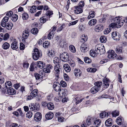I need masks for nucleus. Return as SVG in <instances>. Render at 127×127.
Here are the masks:
<instances>
[{
    "instance_id": "obj_10",
    "label": "nucleus",
    "mask_w": 127,
    "mask_h": 127,
    "mask_svg": "<svg viewBox=\"0 0 127 127\" xmlns=\"http://www.w3.org/2000/svg\"><path fill=\"white\" fill-rule=\"evenodd\" d=\"M42 118V115L39 112L36 113L34 115V119L36 122L40 121Z\"/></svg>"
},
{
    "instance_id": "obj_20",
    "label": "nucleus",
    "mask_w": 127,
    "mask_h": 127,
    "mask_svg": "<svg viewBox=\"0 0 127 127\" xmlns=\"http://www.w3.org/2000/svg\"><path fill=\"white\" fill-rule=\"evenodd\" d=\"M113 121L111 118H109L105 122V124L107 126L110 127L112 126Z\"/></svg>"
},
{
    "instance_id": "obj_11",
    "label": "nucleus",
    "mask_w": 127,
    "mask_h": 127,
    "mask_svg": "<svg viewBox=\"0 0 127 127\" xmlns=\"http://www.w3.org/2000/svg\"><path fill=\"white\" fill-rule=\"evenodd\" d=\"M53 67L50 64L47 65L45 68L43 69V71L46 73H49L50 72L51 70L52 69Z\"/></svg>"
},
{
    "instance_id": "obj_60",
    "label": "nucleus",
    "mask_w": 127,
    "mask_h": 127,
    "mask_svg": "<svg viewBox=\"0 0 127 127\" xmlns=\"http://www.w3.org/2000/svg\"><path fill=\"white\" fill-rule=\"evenodd\" d=\"M60 84L63 87H65L67 86V84L66 82L63 81H61Z\"/></svg>"
},
{
    "instance_id": "obj_24",
    "label": "nucleus",
    "mask_w": 127,
    "mask_h": 127,
    "mask_svg": "<svg viewBox=\"0 0 127 127\" xmlns=\"http://www.w3.org/2000/svg\"><path fill=\"white\" fill-rule=\"evenodd\" d=\"M103 29V27L100 25L96 26L95 28V30L96 32H99L102 31Z\"/></svg>"
},
{
    "instance_id": "obj_56",
    "label": "nucleus",
    "mask_w": 127,
    "mask_h": 127,
    "mask_svg": "<svg viewBox=\"0 0 127 127\" xmlns=\"http://www.w3.org/2000/svg\"><path fill=\"white\" fill-rule=\"evenodd\" d=\"M111 31V29L110 28H107L105 29L104 31V33L105 34H107L110 32Z\"/></svg>"
},
{
    "instance_id": "obj_9",
    "label": "nucleus",
    "mask_w": 127,
    "mask_h": 127,
    "mask_svg": "<svg viewBox=\"0 0 127 127\" xmlns=\"http://www.w3.org/2000/svg\"><path fill=\"white\" fill-rule=\"evenodd\" d=\"M111 35L112 38L114 40L116 41L120 40V35L118 33H117L116 31L113 32L112 33Z\"/></svg>"
},
{
    "instance_id": "obj_62",
    "label": "nucleus",
    "mask_w": 127,
    "mask_h": 127,
    "mask_svg": "<svg viewBox=\"0 0 127 127\" xmlns=\"http://www.w3.org/2000/svg\"><path fill=\"white\" fill-rule=\"evenodd\" d=\"M34 76L36 79L37 80H39L40 78L41 75L37 73H35Z\"/></svg>"
},
{
    "instance_id": "obj_31",
    "label": "nucleus",
    "mask_w": 127,
    "mask_h": 127,
    "mask_svg": "<svg viewBox=\"0 0 127 127\" xmlns=\"http://www.w3.org/2000/svg\"><path fill=\"white\" fill-rule=\"evenodd\" d=\"M69 49L70 51L73 53H75L76 52V49L75 47L72 45L69 46Z\"/></svg>"
},
{
    "instance_id": "obj_22",
    "label": "nucleus",
    "mask_w": 127,
    "mask_h": 127,
    "mask_svg": "<svg viewBox=\"0 0 127 127\" xmlns=\"http://www.w3.org/2000/svg\"><path fill=\"white\" fill-rule=\"evenodd\" d=\"M9 88V89L7 90V93L9 94L12 95L16 93V91L14 89L10 88Z\"/></svg>"
},
{
    "instance_id": "obj_17",
    "label": "nucleus",
    "mask_w": 127,
    "mask_h": 127,
    "mask_svg": "<svg viewBox=\"0 0 127 127\" xmlns=\"http://www.w3.org/2000/svg\"><path fill=\"white\" fill-rule=\"evenodd\" d=\"M54 116L53 113L51 112H48L45 115V118L47 120L52 119Z\"/></svg>"
},
{
    "instance_id": "obj_14",
    "label": "nucleus",
    "mask_w": 127,
    "mask_h": 127,
    "mask_svg": "<svg viewBox=\"0 0 127 127\" xmlns=\"http://www.w3.org/2000/svg\"><path fill=\"white\" fill-rule=\"evenodd\" d=\"M74 73L75 77L78 78L81 76L82 73V72L79 69H74Z\"/></svg>"
},
{
    "instance_id": "obj_40",
    "label": "nucleus",
    "mask_w": 127,
    "mask_h": 127,
    "mask_svg": "<svg viewBox=\"0 0 127 127\" xmlns=\"http://www.w3.org/2000/svg\"><path fill=\"white\" fill-rule=\"evenodd\" d=\"M12 86V84L10 81H7L5 84V86L6 88H8L9 87Z\"/></svg>"
},
{
    "instance_id": "obj_61",
    "label": "nucleus",
    "mask_w": 127,
    "mask_h": 127,
    "mask_svg": "<svg viewBox=\"0 0 127 127\" xmlns=\"http://www.w3.org/2000/svg\"><path fill=\"white\" fill-rule=\"evenodd\" d=\"M32 112H31L29 111L26 114L27 117L30 118L32 117Z\"/></svg>"
},
{
    "instance_id": "obj_45",
    "label": "nucleus",
    "mask_w": 127,
    "mask_h": 127,
    "mask_svg": "<svg viewBox=\"0 0 127 127\" xmlns=\"http://www.w3.org/2000/svg\"><path fill=\"white\" fill-rule=\"evenodd\" d=\"M31 32L34 34H35L37 33L38 30L37 28H34L32 29L31 30Z\"/></svg>"
},
{
    "instance_id": "obj_1",
    "label": "nucleus",
    "mask_w": 127,
    "mask_h": 127,
    "mask_svg": "<svg viewBox=\"0 0 127 127\" xmlns=\"http://www.w3.org/2000/svg\"><path fill=\"white\" fill-rule=\"evenodd\" d=\"M114 21L115 23L111 24L109 25V28L111 30L112 28H119L123 25L124 21L121 20L120 18L116 17L114 19Z\"/></svg>"
},
{
    "instance_id": "obj_44",
    "label": "nucleus",
    "mask_w": 127,
    "mask_h": 127,
    "mask_svg": "<svg viewBox=\"0 0 127 127\" xmlns=\"http://www.w3.org/2000/svg\"><path fill=\"white\" fill-rule=\"evenodd\" d=\"M84 61L85 63L88 64L90 63L92 61L89 57H85L84 58Z\"/></svg>"
},
{
    "instance_id": "obj_54",
    "label": "nucleus",
    "mask_w": 127,
    "mask_h": 127,
    "mask_svg": "<svg viewBox=\"0 0 127 127\" xmlns=\"http://www.w3.org/2000/svg\"><path fill=\"white\" fill-rule=\"evenodd\" d=\"M78 6L79 7L82 8H83L85 5V3L83 1H80L79 3Z\"/></svg>"
},
{
    "instance_id": "obj_48",
    "label": "nucleus",
    "mask_w": 127,
    "mask_h": 127,
    "mask_svg": "<svg viewBox=\"0 0 127 127\" xmlns=\"http://www.w3.org/2000/svg\"><path fill=\"white\" fill-rule=\"evenodd\" d=\"M11 20L14 22L16 21L18 19V16L16 14H14L13 15L12 17H11Z\"/></svg>"
},
{
    "instance_id": "obj_2",
    "label": "nucleus",
    "mask_w": 127,
    "mask_h": 127,
    "mask_svg": "<svg viewBox=\"0 0 127 127\" xmlns=\"http://www.w3.org/2000/svg\"><path fill=\"white\" fill-rule=\"evenodd\" d=\"M42 54L41 52L37 48H35L32 54V58L35 60H37L39 58L41 57Z\"/></svg>"
},
{
    "instance_id": "obj_36",
    "label": "nucleus",
    "mask_w": 127,
    "mask_h": 127,
    "mask_svg": "<svg viewBox=\"0 0 127 127\" xmlns=\"http://www.w3.org/2000/svg\"><path fill=\"white\" fill-rule=\"evenodd\" d=\"M100 117L101 118H103L105 117V116H107L108 117V113H107L105 111H104L101 113L100 114Z\"/></svg>"
},
{
    "instance_id": "obj_32",
    "label": "nucleus",
    "mask_w": 127,
    "mask_h": 127,
    "mask_svg": "<svg viewBox=\"0 0 127 127\" xmlns=\"http://www.w3.org/2000/svg\"><path fill=\"white\" fill-rule=\"evenodd\" d=\"M37 10V7L36 6H32L30 10V12L32 13L35 12Z\"/></svg>"
},
{
    "instance_id": "obj_12",
    "label": "nucleus",
    "mask_w": 127,
    "mask_h": 127,
    "mask_svg": "<svg viewBox=\"0 0 127 127\" xmlns=\"http://www.w3.org/2000/svg\"><path fill=\"white\" fill-rule=\"evenodd\" d=\"M67 92V91L66 89H61L60 91L59 92L58 94L59 96L61 97L62 98H63Z\"/></svg>"
},
{
    "instance_id": "obj_55",
    "label": "nucleus",
    "mask_w": 127,
    "mask_h": 127,
    "mask_svg": "<svg viewBox=\"0 0 127 127\" xmlns=\"http://www.w3.org/2000/svg\"><path fill=\"white\" fill-rule=\"evenodd\" d=\"M79 97H76L75 99V101L76 100V104H77L78 103H79L80 102H82L84 98H83L82 99H81L80 100H79Z\"/></svg>"
},
{
    "instance_id": "obj_41",
    "label": "nucleus",
    "mask_w": 127,
    "mask_h": 127,
    "mask_svg": "<svg viewBox=\"0 0 127 127\" xmlns=\"http://www.w3.org/2000/svg\"><path fill=\"white\" fill-rule=\"evenodd\" d=\"M97 52H95V51L93 50H91L90 52V56L92 57H96L97 54Z\"/></svg>"
},
{
    "instance_id": "obj_13",
    "label": "nucleus",
    "mask_w": 127,
    "mask_h": 127,
    "mask_svg": "<svg viewBox=\"0 0 127 127\" xmlns=\"http://www.w3.org/2000/svg\"><path fill=\"white\" fill-rule=\"evenodd\" d=\"M75 9L74 10V12L76 14H78L82 13L83 12V10L82 8L77 6L74 7Z\"/></svg>"
},
{
    "instance_id": "obj_5",
    "label": "nucleus",
    "mask_w": 127,
    "mask_h": 127,
    "mask_svg": "<svg viewBox=\"0 0 127 127\" xmlns=\"http://www.w3.org/2000/svg\"><path fill=\"white\" fill-rule=\"evenodd\" d=\"M60 57L61 60L64 62H66L69 60V56L67 52H64L61 54Z\"/></svg>"
},
{
    "instance_id": "obj_28",
    "label": "nucleus",
    "mask_w": 127,
    "mask_h": 127,
    "mask_svg": "<svg viewBox=\"0 0 127 127\" xmlns=\"http://www.w3.org/2000/svg\"><path fill=\"white\" fill-rule=\"evenodd\" d=\"M47 105L48 109L49 110H52L54 108V104L51 102L48 103Z\"/></svg>"
},
{
    "instance_id": "obj_27",
    "label": "nucleus",
    "mask_w": 127,
    "mask_h": 127,
    "mask_svg": "<svg viewBox=\"0 0 127 127\" xmlns=\"http://www.w3.org/2000/svg\"><path fill=\"white\" fill-rule=\"evenodd\" d=\"M60 67L59 65H56L54 66V70L56 73L57 74L60 73Z\"/></svg>"
},
{
    "instance_id": "obj_53",
    "label": "nucleus",
    "mask_w": 127,
    "mask_h": 127,
    "mask_svg": "<svg viewBox=\"0 0 127 127\" xmlns=\"http://www.w3.org/2000/svg\"><path fill=\"white\" fill-rule=\"evenodd\" d=\"M49 43L48 41H45L43 44V47L45 48H48L49 45Z\"/></svg>"
},
{
    "instance_id": "obj_34",
    "label": "nucleus",
    "mask_w": 127,
    "mask_h": 127,
    "mask_svg": "<svg viewBox=\"0 0 127 127\" xmlns=\"http://www.w3.org/2000/svg\"><path fill=\"white\" fill-rule=\"evenodd\" d=\"M13 26V24L11 22H8L6 24V29L8 30H10L12 29Z\"/></svg>"
},
{
    "instance_id": "obj_59",
    "label": "nucleus",
    "mask_w": 127,
    "mask_h": 127,
    "mask_svg": "<svg viewBox=\"0 0 127 127\" xmlns=\"http://www.w3.org/2000/svg\"><path fill=\"white\" fill-rule=\"evenodd\" d=\"M29 35H27L24 34H22V37H23V39L22 40L23 42H24L26 41L25 40L26 39Z\"/></svg>"
},
{
    "instance_id": "obj_18",
    "label": "nucleus",
    "mask_w": 127,
    "mask_h": 127,
    "mask_svg": "<svg viewBox=\"0 0 127 127\" xmlns=\"http://www.w3.org/2000/svg\"><path fill=\"white\" fill-rule=\"evenodd\" d=\"M124 120L123 118L121 116L118 117L116 120V122L119 125H121L123 123Z\"/></svg>"
},
{
    "instance_id": "obj_29",
    "label": "nucleus",
    "mask_w": 127,
    "mask_h": 127,
    "mask_svg": "<svg viewBox=\"0 0 127 127\" xmlns=\"http://www.w3.org/2000/svg\"><path fill=\"white\" fill-rule=\"evenodd\" d=\"M48 54L49 57L52 58L55 55L54 51L52 50H49Z\"/></svg>"
},
{
    "instance_id": "obj_64",
    "label": "nucleus",
    "mask_w": 127,
    "mask_h": 127,
    "mask_svg": "<svg viewBox=\"0 0 127 127\" xmlns=\"http://www.w3.org/2000/svg\"><path fill=\"white\" fill-rule=\"evenodd\" d=\"M69 63L71 67H74L75 66L74 62L71 60L69 62Z\"/></svg>"
},
{
    "instance_id": "obj_43",
    "label": "nucleus",
    "mask_w": 127,
    "mask_h": 127,
    "mask_svg": "<svg viewBox=\"0 0 127 127\" xmlns=\"http://www.w3.org/2000/svg\"><path fill=\"white\" fill-rule=\"evenodd\" d=\"M101 121L100 120H96L94 122V124L95 126L97 127L99 126L100 125Z\"/></svg>"
},
{
    "instance_id": "obj_47",
    "label": "nucleus",
    "mask_w": 127,
    "mask_h": 127,
    "mask_svg": "<svg viewBox=\"0 0 127 127\" xmlns=\"http://www.w3.org/2000/svg\"><path fill=\"white\" fill-rule=\"evenodd\" d=\"M100 40L101 42L104 43L106 42L107 38L105 37L101 36L100 37Z\"/></svg>"
},
{
    "instance_id": "obj_26",
    "label": "nucleus",
    "mask_w": 127,
    "mask_h": 127,
    "mask_svg": "<svg viewBox=\"0 0 127 127\" xmlns=\"http://www.w3.org/2000/svg\"><path fill=\"white\" fill-rule=\"evenodd\" d=\"M97 21L95 19H93L90 20L88 24L91 26L95 25L97 23Z\"/></svg>"
},
{
    "instance_id": "obj_6",
    "label": "nucleus",
    "mask_w": 127,
    "mask_h": 127,
    "mask_svg": "<svg viewBox=\"0 0 127 127\" xmlns=\"http://www.w3.org/2000/svg\"><path fill=\"white\" fill-rule=\"evenodd\" d=\"M89 48L88 44L86 43H83L81 45L80 49L82 52L85 53L88 50Z\"/></svg>"
},
{
    "instance_id": "obj_30",
    "label": "nucleus",
    "mask_w": 127,
    "mask_h": 127,
    "mask_svg": "<svg viewBox=\"0 0 127 127\" xmlns=\"http://www.w3.org/2000/svg\"><path fill=\"white\" fill-rule=\"evenodd\" d=\"M92 121H93L92 118L90 116H88L87 117L86 120V123L87 125H90Z\"/></svg>"
},
{
    "instance_id": "obj_46",
    "label": "nucleus",
    "mask_w": 127,
    "mask_h": 127,
    "mask_svg": "<svg viewBox=\"0 0 127 127\" xmlns=\"http://www.w3.org/2000/svg\"><path fill=\"white\" fill-rule=\"evenodd\" d=\"M122 47H117L115 49V51L116 53H120L122 52Z\"/></svg>"
},
{
    "instance_id": "obj_15",
    "label": "nucleus",
    "mask_w": 127,
    "mask_h": 127,
    "mask_svg": "<svg viewBox=\"0 0 127 127\" xmlns=\"http://www.w3.org/2000/svg\"><path fill=\"white\" fill-rule=\"evenodd\" d=\"M53 87L54 90L56 92H59L61 90L60 85L58 84L57 85L56 83H54Z\"/></svg>"
},
{
    "instance_id": "obj_38",
    "label": "nucleus",
    "mask_w": 127,
    "mask_h": 127,
    "mask_svg": "<svg viewBox=\"0 0 127 127\" xmlns=\"http://www.w3.org/2000/svg\"><path fill=\"white\" fill-rule=\"evenodd\" d=\"M95 86H96L97 88L99 89V88L102 85V82L100 81H97L95 82L94 84Z\"/></svg>"
},
{
    "instance_id": "obj_23",
    "label": "nucleus",
    "mask_w": 127,
    "mask_h": 127,
    "mask_svg": "<svg viewBox=\"0 0 127 127\" xmlns=\"http://www.w3.org/2000/svg\"><path fill=\"white\" fill-rule=\"evenodd\" d=\"M99 91V89L96 86H94L91 88V93L93 94H94Z\"/></svg>"
},
{
    "instance_id": "obj_8",
    "label": "nucleus",
    "mask_w": 127,
    "mask_h": 127,
    "mask_svg": "<svg viewBox=\"0 0 127 127\" xmlns=\"http://www.w3.org/2000/svg\"><path fill=\"white\" fill-rule=\"evenodd\" d=\"M31 106H29L31 110L34 111H37L39 110L40 106L38 103H36L34 105L33 103L32 104Z\"/></svg>"
},
{
    "instance_id": "obj_16",
    "label": "nucleus",
    "mask_w": 127,
    "mask_h": 127,
    "mask_svg": "<svg viewBox=\"0 0 127 127\" xmlns=\"http://www.w3.org/2000/svg\"><path fill=\"white\" fill-rule=\"evenodd\" d=\"M11 48L13 50H16L18 48L17 42L16 41L13 42L11 45Z\"/></svg>"
},
{
    "instance_id": "obj_35",
    "label": "nucleus",
    "mask_w": 127,
    "mask_h": 127,
    "mask_svg": "<svg viewBox=\"0 0 127 127\" xmlns=\"http://www.w3.org/2000/svg\"><path fill=\"white\" fill-rule=\"evenodd\" d=\"M10 47V45L9 43L7 42H5L2 45L3 48L4 49H8Z\"/></svg>"
},
{
    "instance_id": "obj_58",
    "label": "nucleus",
    "mask_w": 127,
    "mask_h": 127,
    "mask_svg": "<svg viewBox=\"0 0 127 127\" xmlns=\"http://www.w3.org/2000/svg\"><path fill=\"white\" fill-rule=\"evenodd\" d=\"M59 59L58 57H56L54 59L53 62L55 64H58L59 63Z\"/></svg>"
},
{
    "instance_id": "obj_7",
    "label": "nucleus",
    "mask_w": 127,
    "mask_h": 127,
    "mask_svg": "<svg viewBox=\"0 0 127 127\" xmlns=\"http://www.w3.org/2000/svg\"><path fill=\"white\" fill-rule=\"evenodd\" d=\"M103 83L102 85V87L104 88L103 90L107 88L109 85V79L106 77L104 78L103 80Z\"/></svg>"
},
{
    "instance_id": "obj_33",
    "label": "nucleus",
    "mask_w": 127,
    "mask_h": 127,
    "mask_svg": "<svg viewBox=\"0 0 127 127\" xmlns=\"http://www.w3.org/2000/svg\"><path fill=\"white\" fill-rule=\"evenodd\" d=\"M95 12L94 11H91L89 13V15L88 16V18L90 19L94 18L95 16Z\"/></svg>"
},
{
    "instance_id": "obj_4",
    "label": "nucleus",
    "mask_w": 127,
    "mask_h": 127,
    "mask_svg": "<svg viewBox=\"0 0 127 127\" xmlns=\"http://www.w3.org/2000/svg\"><path fill=\"white\" fill-rule=\"evenodd\" d=\"M95 50L97 52L98 54L101 52H104L105 51L104 46L100 44H97L96 45L95 47Z\"/></svg>"
},
{
    "instance_id": "obj_63",
    "label": "nucleus",
    "mask_w": 127,
    "mask_h": 127,
    "mask_svg": "<svg viewBox=\"0 0 127 127\" xmlns=\"http://www.w3.org/2000/svg\"><path fill=\"white\" fill-rule=\"evenodd\" d=\"M25 45L23 43H21L20 44V50H22L25 48Z\"/></svg>"
},
{
    "instance_id": "obj_39",
    "label": "nucleus",
    "mask_w": 127,
    "mask_h": 127,
    "mask_svg": "<svg viewBox=\"0 0 127 127\" xmlns=\"http://www.w3.org/2000/svg\"><path fill=\"white\" fill-rule=\"evenodd\" d=\"M81 38L82 41L84 42L86 41L88 39L87 36L84 34H83L82 35Z\"/></svg>"
},
{
    "instance_id": "obj_21",
    "label": "nucleus",
    "mask_w": 127,
    "mask_h": 127,
    "mask_svg": "<svg viewBox=\"0 0 127 127\" xmlns=\"http://www.w3.org/2000/svg\"><path fill=\"white\" fill-rule=\"evenodd\" d=\"M38 94V91L36 89H35L32 91L30 93V95L31 96L34 97L36 96Z\"/></svg>"
},
{
    "instance_id": "obj_37",
    "label": "nucleus",
    "mask_w": 127,
    "mask_h": 127,
    "mask_svg": "<svg viewBox=\"0 0 127 127\" xmlns=\"http://www.w3.org/2000/svg\"><path fill=\"white\" fill-rule=\"evenodd\" d=\"M119 114V112L116 110L112 112V114L113 117H116L118 116Z\"/></svg>"
},
{
    "instance_id": "obj_57",
    "label": "nucleus",
    "mask_w": 127,
    "mask_h": 127,
    "mask_svg": "<svg viewBox=\"0 0 127 127\" xmlns=\"http://www.w3.org/2000/svg\"><path fill=\"white\" fill-rule=\"evenodd\" d=\"M53 14V12L51 10H49L47 11L46 13V15L49 17H50L51 15Z\"/></svg>"
},
{
    "instance_id": "obj_51",
    "label": "nucleus",
    "mask_w": 127,
    "mask_h": 127,
    "mask_svg": "<svg viewBox=\"0 0 127 127\" xmlns=\"http://www.w3.org/2000/svg\"><path fill=\"white\" fill-rule=\"evenodd\" d=\"M65 43L64 40L61 39L59 43V45L62 47H64V45H65Z\"/></svg>"
},
{
    "instance_id": "obj_49",
    "label": "nucleus",
    "mask_w": 127,
    "mask_h": 127,
    "mask_svg": "<svg viewBox=\"0 0 127 127\" xmlns=\"http://www.w3.org/2000/svg\"><path fill=\"white\" fill-rule=\"evenodd\" d=\"M29 15L28 13H25L22 14V18L23 20H26L27 19Z\"/></svg>"
},
{
    "instance_id": "obj_3",
    "label": "nucleus",
    "mask_w": 127,
    "mask_h": 127,
    "mask_svg": "<svg viewBox=\"0 0 127 127\" xmlns=\"http://www.w3.org/2000/svg\"><path fill=\"white\" fill-rule=\"evenodd\" d=\"M108 57L109 58H116L117 59H122L121 57H117V55L114 52L113 50L109 51L108 52Z\"/></svg>"
},
{
    "instance_id": "obj_42",
    "label": "nucleus",
    "mask_w": 127,
    "mask_h": 127,
    "mask_svg": "<svg viewBox=\"0 0 127 127\" xmlns=\"http://www.w3.org/2000/svg\"><path fill=\"white\" fill-rule=\"evenodd\" d=\"M47 21L46 18L45 16L41 17L40 19V21L41 23H44Z\"/></svg>"
},
{
    "instance_id": "obj_50",
    "label": "nucleus",
    "mask_w": 127,
    "mask_h": 127,
    "mask_svg": "<svg viewBox=\"0 0 127 127\" xmlns=\"http://www.w3.org/2000/svg\"><path fill=\"white\" fill-rule=\"evenodd\" d=\"M97 69L95 68H90L87 69V71L88 72H94L96 71Z\"/></svg>"
},
{
    "instance_id": "obj_25",
    "label": "nucleus",
    "mask_w": 127,
    "mask_h": 127,
    "mask_svg": "<svg viewBox=\"0 0 127 127\" xmlns=\"http://www.w3.org/2000/svg\"><path fill=\"white\" fill-rule=\"evenodd\" d=\"M63 67L65 71L67 72H69L70 71V67L67 64H64L63 66Z\"/></svg>"
},
{
    "instance_id": "obj_52",
    "label": "nucleus",
    "mask_w": 127,
    "mask_h": 127,
    "mask_svg": "<svg viewBox=\"0 0 127 127\" xmlns=\"http://www.w3.org/2000/svg\"><path fill=\"white\" fill-rule=\"evenodd\" d=\"M9 37V35L8 33L5 34L3 35V40H7Z\"/></svg>"
},
{
    "instance_id": "obj_19",
    "label": "nucleus",
    "mask_w": 127,
    "mask_h": 127,
    "mask_svg": "<svg viewBox=\"0 0 127 127\" xmlns=\"http://www.w3.org/2000/svg\"><path fill=\"white\" fill-rule=\"evenodd\" d=\"M37 67L40 68H42L45 66V64L42 61H38L37 62Z\"/></svg>"
}]
</instances>
